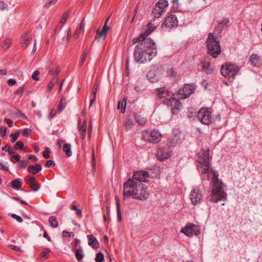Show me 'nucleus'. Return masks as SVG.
I'll use <instances>...</instances> for the list:
<instances>
[{
  "label": "nucleus",
  "mask_w": 262,
  "mask_h": 262,
  "mask_svg": "<svg viewBox=\"0 0 262 262\" xmlns=\"http://www.w3.org/2000/svg\"><path fill=\"white\" fill-rule=\"evenodd\" d=\"M157 54L155 42L151 39H144L136 46L134 57L137 62L144 63L147 61H150Z\"/></svg>",
  "instance_id": "1"
},
{
  "label": "nucleus",
  "mask_w": 262,
  "mask_h": 262,
  "mask_svg": "<svg viewBox=\"0 0 262 262\" xmlns=\"http://www.w3.org/2000/svg\"><path fill=\"white\" fill-rule=\"evenodd\" d=\"M123 198L128 199L132 197L138 200H146L149 196L146 186L140 182L136 181L131 178L128 179L123 184Z\"/></svg>",
  "instance_id": "2"
},
{
  "label": "nucleus",
  "mask_w": 262,
  "mask_h": 262,
  "mask_svg": "<svg viewBox=\"0 0 262 262\" xmlns=\"http://www.w3.org/2000/svg\"><path fill=\"white\" fill-rule=\"evenodd\" d=\"M227 194L223 191V183L218 179H213V187L211 194L208 196V200L213 203L226 201Z\"/></svg>",
  "instance_id": "3"
},
{
  "label": "nucleus",
  "mask_w": 262,
  "mask_h": 262,
  "mask_svg": "<svg viewBox=\"0 0 262 262\" xmlns=\"http://www.w3.org/2000/svg\"><path fill=\"white\" fill-rule=\"evenodd\" d=\"M206 43L207 53L213 58L217 57L221 52V47L218 38L213 35V33H210Z\"/></svg>",
  "instance_id": "4"
},
{
  "label": "nucleus",
  "mask_w": 262,
  "mask_h": 262,
  "mask_svg": "<svg viewBox=\"0 0 262 262\" xmlns=\"http://www.w3.org/2000/svg\"><path fill=\"white\" fill-rule=\"evenodd\" d=\"M196 161L200 164L201 167L202 173L205 174L210 172L211 158L208 149H201L198 153Z\"/></svg>",
  "instance_id": "5"
},
{
  "label": "nucleus",
  "mask_w": 262,
  "mask_h": 262,
  "mask_svg": "<svg viewBox=\"0 0 262 262\" xmlns=\"http://www.w3.org/2000/svg\"><path fill=\"white\" fill-rule=\"evenodd\" d=\"M239 71V68L235 64L229 62L224 63L221 68V73L225 78H234Z\"/></svg>",
  "instance_id": "6"
},
{
  "label": "nucleus",
  "mask_w": 262,
  "mask_h": 262,
  "mask_svg": "<svg viewBox=\"0 0 262 262\" xmlns=\"http://www.w3.org/2000/svg\"><path fill=\"white\" fill-rule=\"evenodd\" d=\"M197 117L202 124L208 125L212 123L211 112L209 108L203 107L200 109Z\"/></svg>",
  "instance_id": "7"
},
{
  "label": "nucleus",
  "mask_w": 262,
  "mask_h": 262,
  "mask_svg": "<svg viewBox=\"0 0 262 262\" xmlns=\"http://www.w3.org/2000/svg\"><path fill=\"white\" fill-rule=\"evenodd\" d=\"M143 134V136L147 142L153 144L159 143L162 138L161 133L157 129H152L149 133L146 131Z\"/></svg>",
  "instance_id": "8"
},
{
  "label": "nucleus",
  "mask_w": 262,
  "mask_h": 262,
  "mask_svg": "<svg viewBox=\"0 0 262 262\" xmlns=\"http://www.w3.org/2000/svg\"><path fill=\"white\" fill-rule=\"evenodd\" d=\"M178 25V20L175 14H172L167 16L162 24V27L165 31H170L172 28Z\"/></svg>",
  "instance_id": "9"
},
{
  "label": "nucleus",
  "mask_w": 262,
  "mask_h": 262,
  "mask_svg": "<svg viewBox=\"0 0 262 262\" xmlns=\"http://www.w3.org/2000/svg\"><path fill=\"white\" fill-rule=\"evenodd\" d=\"M181 232L189 237L193 235H198L201 233L199 226L192 223H188L185 227L181 229Z\"/></svg>",
  "instance_id": "10"
},
{
  "label": "nucleus",
  "mask_w": 262,
  "mask_h": 262,
  "mask_svg": "<svg viewBox=\"0 0 262 262\" xmlns=\"http://www.w3.org/2000/svg\"><path fill=\"white\" fill-rule=\"evenodd\" d=\"M172 154V151L170 146L167 145L165 146L159 147L158 149L157 154V159L161 161H163L169 159Z\"/></svg>",
  "instance_id": "11"
},
{
  "label": "nucleus",
  "mask_w": 262,
  "mask_h": 262,
  "mask_svg": "<svg viewBox=\"0 0 262 262\" xmlns=\"http://www.w3.org/2000/svg\"><path fill=\"white\" fill-rule=\"evenodd\" d=\"M194 90L195 86L193 84L191 85L189 84H185L183 88L180 89L178 91V95L181 96L179 97V98L180 99H185L189 97Z\"/></svg>",
  "instance_id": "12"
},
{
  "label": "nucleus",
  "mask_w": 262,
  "mask_h": 262,
  "mask_svg": "<svg viewBox=\"0 0 262 262\" xmlns=\"http://www.w3.org/2000/svg\"><path fill=\"white\" fill-rule=\"evenodd\" d=\"M190 197L193 205H196L201 203L202 200L203 194L199 188H195L191 190Z\"/></svg>",
  "instance_id": "13"
},
{
  "label": "nucleus",
  "mask_w": 262,
  "mask_h": 262,
  "mask_svg": "<svg viewBox=\"0 0 262 262\" xmlns=\"http://www.w3.org/2000/svg\"><path fill=\"white\" fill-rule=\"evenodd\" d=\"M181 136L180 132L178 130H174L171 136L168 138L169 146L174 147L180 144L182 141Z\"/></svg>",
  "instance_id": "14"
},
{
  "label": "nucleus",
  "mask_w": 262,
  "mask_h": 262,
  "mask_svg": "<svg viewBox=\"0 0 262 262\" xmlns=\"http://www.w3.org/2000/svg\"><path fill=\"white\" fill-rule=\"evenodd\" d=\"M149 177V173L146 171L142 170L135 171L134 172L133 177L131 178V180H136V181L142 183L143 182H146L147 181V179Z\"/></svg>",
  "instance_id": "15"
},
{
  "label": "nucleus",
  "mask_w": 262,
  "mask_h": 262,
  "mask_svg": "<svg viewBox=\"0 0 262 262\" xmlns=\"http://www.w3.org/2000/svg\"><path fill=\"white\" fill-rule=\"evenodd\" d=\"M109 19V17L106 20L104 26L101 30L99 29H97L96 30L97 33L98 34V36L96 37V38L98 40L102 39L103 40L105 39L106 37V34L108 30L110 29V28L106 26V24Z\"/></svg>",
  "instance_id": "16"
},
{
  "label": "nucleus",
  "mask_w": 262,
  "mask_h": 262,
  "mask_svg": "<svg viewBox=\"0 0 262 262\" xmlns=\"http://www.w3.org/2000/svg\"><path fill=\"white\" fill-rule=\"evenodd\" d=\"M152 32L151 31L148 30L147 28L145 30L144 32L142 33L139 37L137 38H135L133 40V43L136 44L138 42L143 41L144 39H151L150 38H148L147 36H148Z\"/></svg>",
  "instance_id": "17"
},
{
  "label": "nucleus",
  "mask_w": 262,
  "mask_h": 262,
  "mask_svg": "<svg viewBox=\"0 0 262 262\" xmlns=\"http://www.w3.org/2000/svg\"><path fill=\"white\" fill-rule=\"evenodd\" d=\"M156 93L159 98H164L169 95V92L166 87L157 88Z\"/></svg>",
  "instance_id": "18"
},
{
  "label": "nucleus",
  "mask_w": 262,
  "mask_h": 262,
  "mask_svg": "<svg viewBox=\"0 0 262 262\" xmlns=\"http://www.w3.org/2000/svg\"><path fill=\"white\" fill-rule=\"evenodd\" d=\"M88 244L94 249H98L99 244L94 235L90 234L88 235Z\"/></svg>",
  "instance_id": "19"
},
{
  "label": "nucleus",
  "mask_w": 262,
  "mask_h": 262,
  "mask_svg": "<svg viewBox=\"0 0 262 262\" xmlns=\"http://www.w3.org/2000/svg\"><path fill=\"white\" fill-rule=\"evenodd\" d=\"M41 165L38 163H36L34 165L29 166L28 167V170L30 173L35 174L41 171Z\"/></svg>",
  "instance_id": "20"
},
{
  "label": "nucleus",
  "mask_w": 262,
  "mask_h": 262,
  "mask_svg": "<svg viewBox=\"0 0 262 262\" xmlns=\"http://www.w3.org/2000/svg\"><path fill=\"white\" fill-rule=\"evenodd\" d=\"M84 19H83L80 24V26L79 27H77L73 34V37L75 38V39H77L79 36V35L80 34V33L81 32H84V26H85V24H84Z\"/></svg>",
  "instance_id": "21"
},
{
  "label": "nucleus",
  "mask_w": 262,
  "mask_h": 262,
  "mask_svg": "<svg viewBox=\"0 0 262 262\" xmlns=\"http://www.w3.org/2000/svg\"><path fill=\"white\" fill-rule=\"evenodd\" d=\"M31 39L32 37H30V35L28 33H26L24 35H23L21 38L22 47L23 48H26Z\"/></svg>",
  "instance_id": "22"
},
{
  "label": "nucleus",
  "mask_w": 262,
  "mask_h": 262,
  "mask_svg": "<svg viewBox=\"0 0 262 262\" xmlns=\"http://www.w3.org/2000/svg\"><path fill=\"white\" fill-rule=\"evenodd\" d=\"M203 70L207 74H211L213 73V69L211 68L209 62L206 61H202Z\"/></svg>",
  "instance_id": "23"
},
{
  "label": "nucleus",
  "mask_w": 262,
  "mask_h": 262,
  "mask_svg": "<svg viewBox=\"0 0 262 262\" xmlns=\"http://www.w3.org/2000/svg\"><path fill=\"white\" fill-rule=\"evenodd\" d=\"M164 12L155 6L152 10L151 15L154 18H159Z\"/></svg>",
  "instance_id": "24"
},
{
  "label": "nucleus",
  "mask_w": 262,
  "mask_h": 262,
  "mask_svg": "<svg viewBox=\"0 0 262 262\" xmlns=\"http://www.w3.org/2000/svg\"><path fill=\"white\" fill-rule=\"evenodd\" d=\"M126 101L127 97H124L122 101L118 102L117 108L118 109H120V112L122 114L124 113L125 111Z\"/></svg>",
  "instance_id": "25"
},
{
  "label": "nucleus",
  "mask_w": 262,
  "mask_h": 262,
  "mask_svg": "<svg viewBox=\"0 0 262 262\" xmlns=\"http://www.w3.org/2000/svg\"><path fill=\"white\" fill-rule=\"evenodd\" d=\"M11 187L15 190L20 189L22 183L19 179H16L11 182Z\"/></svg>",
  "instance_id": "26"
},
{
  "label": "nucleus",
  "mask_w": 262,
  "mask_h": 262,
  "mask_svg": "<svg viewBox=\"0 0 262 262\" xmlns=\"http://www.w3.org/2000/svg\"><path fill=\"white\" fill-rule=\"evenodd\" d=\"M259 57L256 54H252L249 58V62L253 66H257L259 62Z\"/></svg>",
  "instance_id": "27"
},
{
  "label": "nucleus",
  "mask_w": 262,
  "mask_h": 262,
  "mask_svg": "<svg viewBox=\"0 0 262 262\" xmlns=\"http://www.w3.org/2000/svg\"><path fill=\"white\" fill-rule=\"evenodd\" d=\"M75 256L76 259L80 261L84 257V253L82 248L80 247L79 248L77 249L75 251Z\"/></svg>",
  "instance_id": "28"
},
{
  "label": "nucleus",
  "mask_w": 262,
  "mask_h": 262,
  "mask_svg": "<svg viewBox=\"0 0 262 262\" xmlns=\"http://www.w3.org/2000/svg\"><path fill=\"white\" fill-rule=\"evenodd\" d=\"M146 76L148 80L152 83L156 82L159 80L158 76L155 75L151 71H149L147 73Z\"/></svg>",
  "instance_id": "29"
},
{
  "label": "nucleus",
  "mask_w": 262,
  "mask_h": 262,
  "mask_svg": "<svg viewBox=\"0 0 262 262\" xmlns=\"http://www.w3.org/2000/svg\"><path fill=\"white\" fill-rule=\"evenodd\" d=\"M67 105L66 99L64 97L61 98L60 101H59L57 111L59 113H61L62 110L66 107Z\"/></svg>",
  "instance_id": "30"
},
{
  "label": "nucleus",
  "mask_w": 262,
  "mask_h": 262,
  "mask_svg": "<svg viewBox=\"0 0 262 262\" xmlns=\"http://www.w3.org/2000/svg\"><path fill=\"white\" fill-rule=\"evenodd\" d=\"M134 116L136 121L140 125H143L145 124L146 122V118L141 117V115L137 113H135Z\"/></svg>",
  "instance_id": "31"
},
{
  "label": "nucleus",
  "mask_w": 262,
  "mask_h": 262,
  "mask_svg": "<svg viewBox=\"0 0 262 262\" xmlns=\"http://www.w3.org/2000/svg\"><path fill=\"white\" fill-rule=\"evenodd\" d=\"M98 88V83L95 82L93 85L92 92V95H93V98L92 99H91V100L90 106H91L93 105V103L95 101L96 95V93H97Z\"/></svg>",
  "instance_id": "32"
},
{
  "label": "nucleus",
  "mask_w": 262,
  "mask_h": 262,
  "mask_svg": "<svg viewBox=\"0 0 262 262\" xmlns=\"http://www.w3.org/2000/svg\"><path fill=\"white\" fill-rule=\"evenodd\" d=\"M168 3L167 0H159L156 5L157 7L162 9L164 12H165V8L168 6Z\"/></svg>",
  "instance_id": "33"
},
{
  "label": "nucleus",
  "mask_w": 262,
  "mask_h": 262,
  "mask_svg": "<svg viewBox=\"0 0 262 262\" xmlns=\"http://www.w3.org/2000/svg\"><path fill=\"white\" fill-rule=\"evenodd\" d=\"M49 222L52 228H55L58 226L57 218L55 216H51L49 219Z\"/></svg>",
  "instance_id": "34"
},
{
  "label": "nucleus",
  "mask_w": 262,
  "mask_h": 262,
  "mask_svg": "<svg viewBox=\"0 0 262 262\" xmlns=\"http://www.w3.org/2000/svg\"><path fill=\"white\" fill-rule=\"evenodd\" d=\"M71 146L70 144L65 143L63 145L62 149L63 151L65 152L66 155L68 157H71L72 156V151L71 150Z\"/></svg>",
  "instance_id": "35"
},
{
  "label": "nucleus",
  "mask_w": 262,
  "mask_h": 262,
  "mask_svg": "<svg viewBox=\"0 0 262 262\" xmlns=\"http://www.w3.org/2000/svg\"><path fill=\"white\" fill-rule=\"evenodd\" d=\"M163 102L164 104L167 106H173V102L179 103V101L174 98H170L169 99H165Z\"/></svg>",
  "instance_id": "36"
},
{
  "label": "nucleus",
  "mask_w": 262,
  "mask_h": 262,
  "mask_svg": "<svg viewBox=\"0 0 262 262\" xmlns=\"http://www.w3.org/2000/svg\"><path fill=\"white\" fill-rule=\"evenodd\" d=\"M77 127L79 131H86V121L84 120L82 124H81V119H79L78 121Z\"/></svg>",
  "instance_id": "37"
},
{
  "label": "nucleus",
  "mask_w": 262,
  "mask_h": 262,
  "mask_svg": "<svg viewBox=\"0 0 262 262\" xmlns=\"http://www.w3.org/2000/svg\"><path fill=\"white\" fill-rule=\"evenodd\" d=\"M125 128L126 130H130L133 126V121L129 118H126L125 120V123L124 124Z\"/></svg>",
  "instance_id": "38"
},
{
  "label": "nucleus",
  "mask_w": 262,
  "mask_h": 262,
  "mask_svg": "<svg viewBox=\"0 0 262 262\" xmlns=\"http://www.w3.org/2000/svg\"><path fill=\"white\" fill-rule=\"evenodd\" d=\"M25 182L29 186L33 184V183L36 182V179L34 177H32L30 175L27 176L25 179Z\"/></svg>",
  "instance_id": "39"
},
{
  "label": "nucleus",
  "mask_w": 262,
  "mask_h": 262,
  "mask_svg": "<svg viewBox=\"0 0 262 262\" xmlns=\"http://www.w3.org/2000/svg\"><path fill=\"white\" fill-rule=\"evenodd\" d=\"M89 52V48L87 47L84 52L83 53L82 55V57H81V59L79 62V66H81L84 62V60H85L86 58V56H87V54Z\"/></svg>",
  "instance_id": "40"
},
{
  "label": "nucleus",
  "mask_w": 262,
  "mask_h": 262,
  "mask_svg": "<svg viewBox=\"0 0 262 262\" xmlns=\"http://www.w3.org/2000/svg\"><path fill=\"white\" fill-rule=\"evenodd\" d=\"M12 43L11 39L9 38H6L4 41L2 47L4 49L7 50L10 46Z\"/></svg>",
  "instance_id": "41"
},
{
  "label": "nucleus",
  "mask_w": 262,
  "mask_h": 262,
  "mask_svg": "<svg viewBox=\"0 0 262 262\" xmlns=\"http://www.w3.org/2000/svg\"><path fill=\"white\" fill-rule=\"evenodd\" d=\"M110 208L108 206H106V213L103 214V220L105 222L110 221Z\"/></svg>",
  "instance_id": "42"
},
{
  "label": "nucleus",
  "mask_w": 262,
  "mask_h": 262,
  "mask_svg": "<svg viewBox=\"0 0 262 262\" xmlns=\"http://www.w3.org/2000/svg\"><path fill=\"white\" fill-rule=\"evenodd\" d=\"M24 143L19 140L16 142L14 145V149L16 150H22L24 147Z\"/></svg>",
  "instance_id": "43"
},
{
  "label": "nucleus",
  "mask_w": 262,
  "mask_h": 262,
  "mask_svg": "<svg viewBox=\"0 0 262 262\" xmlns=\"http://www.w3.org/2000/svg\"><path fill=\"white\" fill-rule=\"evenodd\" d=\"M117 214L118 221L119 222H121L122 217H121V210H120V203H119L118 201H117Z\"/></svg>",
  "instance_id": "44"
},
{
  "label": "nucleus",
  "mask_w": 262,
  "mask_h": 262,
  "mask_svg": "<svg viewBox=\"0 0 262 262\" xmlns=\"http://www.w3.org/2000/svg\"><path fill=\"white\" fill-rule=\"evenodd\" d=\"M50 252V249L46 248L45 249V251L40 253V256L43 258L45 259H46L48 258V256L47 255Z\"/></svg>",
  "instance_id": "45"
},
{
  "label": "nucleus",
  "mask_w": 262,
  "mask_h": 262,
  "mask_svg": "<svg viewBox=\"0 0 262 262\" xmlns=\"http://www.w3.org/2000/svg\"><path fill=\"white\" fill-rule=\"evenodd\" d=\"M96 262H102L104 260V255L102 253L99 252L96 254Z\"/></svg>",
  "instance_id": "46"
},
{
  "label": "nucleus",
  "mask_w": 262,
  "mask_h": 262,
  "mask_svg": "<svg viewBox=\"0 0 262 262\" xmlns=\"http://www.w3.org/2000/svg\"><path fill=\"white\" fill-rule=\"evenodd\" d=\"M69 12L68 11H66L65 13H64L61 17L60 20V23L62 24H64L66 22L67 19L69 16Z\"/></svg>",
  "instance_id": "47"
},
{
  "label": "nucleus",
  "mask_w": 262,
  "mask_h": 262,
  "mask_svg": "<svg viewBox=\"0 0 262 262\" xmlns=\"http://www.w3.org/2000/svg\"><path fill=\"white\" fill-rule=\"evenodd\" d=\"M71 209L73 210H75L76 214L78 216L81 217V216H82V211L80 209H78L76 205H72L71 206Z\"/></svg>",
  "instance_id": "48"
},
{
  "label": "nucleus",
  "mask_w": 262,
  "mask_h": 262,
  "mask_svg": "<svg viewBox=\"0 0 262 262\" xmlns=\"http://www.w3.org/2000/svg\"><path fill=\"white\" fill-rule=\"evenodd\" d=\"M50 148L46 147L45 150L42 152V156L45 159H49L50 158Z\"/></svg>",
  "instance_id": "49"
},
{
  "label": "nucleus",
  "mask_w": 262,
  "mask_h": 262,
  "mask_svg": "<svg viewBox=\"0 0 262 262\" xmlns=\"http://www.w3.org/2000/svg\"><path fill=\"white\" fill-rule=\"evenodd\" d=\"M29 163L28 160H21L19 162L18 164V168L19 169L25 168Z\"/></svg>",
  "instance_id": "50"
},
{
  "label": "nucleus",
  "mask_w": 262,
  "mask_h": 262,
  "mask_svg": "<svg viewBox=\"0 0 262 262\" xmlns=\"http://www.w3.org/2000/svg\"><path fill=\"white\" fill-rule=\"evenodd\" d=\"M20 159V156L19 154H16L12 156L10 158V160L13 163H16L19 161Z\"/></svg>",
  "instance_id": "51"
},
{
  "label": "nucleus",
  "mask_w": 262,
  "mask_h": 262,
  "mask_svg": "<svg viewBox=\"0 0 262 262\" xmlns=\"http://www.w3.org/2000/svg\"><path fill=\"white\" fill-rule=\"evenodd\" d=\"M168 75L172 78H175L177 76V73L174 71L173 68H171L169 70V71L168 72Z\"/></svg>",
  "instance_id": "52"
},
{
  "label": "nucleus",
  "mask_w": 262,
  "mask_h": 262,
  "mask_svg": "<svg viewBox=\"0 0 262 262\" xmlns=\"http://www.w3.org/2000/svg\"><path fill=\"white\" fill-rule=\"evenodd\" d=\"M25 90V87L24 85L19 87L17 90L15 92V94L17 95H21Z\"/></svg>",
  "instance_id": "53"
},
{
  "label": "nucleus",
  "mask_w": 262,
  "mask_h": 262,
  "mask_svg": "<svg viewBox=\"0 0 262 262\" xmlns=\"http://www.w3.org/2000/svg\"><path fill=\"white\" fill-rule=\"evenodd\" d=\"M30 187L33 191H36L39 189L40 185L34 183L33 184L31 185Z\"/></svg>",
  "instance_id": "54"
},
{
  "label": "nucleus",
  "mask_w": 262,
  "mask_h": 262,
  "mask_svg": "<svg viewBox=\"0 0 262 262\" xmlns=\"http://www.w3.org/2000/svg\"><path fill=\"white\" fill-rule=\"evenodd\" d=\"M62 236L63 237H66L68 235L69 237H74V233L73 232H68V231H65V230L62 231Z\"/></svg>",
  "instance_id": "55"
},
{
  "label": "nucleus",
  "mask_w": 262,
  "mask_h": 262,
  "mask_svg": "<svg viewBox=\"0 0 262 262\" xmlns=\"http://www.w3.org/2000/svg\"><path fill=\"white\" fill-rule=\"evenodd\" d=\"M10 136L12 137L11 140V142L12 143H14L19 136V133L18 132H16L14 134H11Z\"/></svg>",
  "instance_id": "56"
},
{
  "label": "nucleus",
  "mask_w": 262,
  "mask_h": 262,
  "mask_svg": "<svg viewBox=\"0 0 262 262\" xmlns=\"http://www.w3.org/2000/svg\"><path fill=\"white\" fill-rule=\"evenodd\" d=\"M58 0H47L46 2L45 7L46 8L49 7L50 5H54Z\"/></svg>",
  "instance_id": "57"
},
{
  "label": "nucleus",
  "mask_w": 262,
  "mask_h": 262,
  "mask_svg": "<svg viewBox=\"0 0 262 262\" xmlns=\"http://www.w3.org/2000/svg\"><path fill=\"white\" fill-rule=\"evenodd\" d=\"M7 9L8 5L4 1H0V10L4 11Z\"/></svg>",
  "instance_id": "58"
},
{
  "label": "nucleus",
  "mask_w": 262,
  "mask_h": 262,
  "mask_svg": "<svg viewBox=\"0 0 262 262\" xmlns=\"http://www.w3.org/2000/svg\"><path fill=\"white\" fill-rule=\"evenodd\" d=\"M223 25H222V24H220V23H218L217 26L215 27V31L217 33H220L221 31H222L223 28Z\"/></svg>",
  "instance_id": "59"
},
{
  "label": "nucleus",
  "mask_w": 262,
  "mask_h": 262,
  "mask_svg": "<svg viewBox=\"0 0 262 262\" xmlns=\"http://www.w3.org/2000/svg\"><path fill=\"white\" fill-rule=\"evenodd\" d=\"M7 128L6 126H2L1 128L0 134L2 137H4L6 136Z\"/></svg>",
  "instance_id": "60"
},
{
  "label": "nucleus",
  "mask_w": 262,
  "mask_h": 262,
  "mask_svg": "<svg viewBox=\"0 0 262 262\" xmlns=\"http://www.w3.org/2000/svg\"><path fill=\"white\" fill-rule=\"evenodd\" d=\"M11 216L12 218L15 219L18 222L21 223L23 221V219L20 216L16 214H12Z\"/></svg>",
  "instance_id": "61"
},
{
  "label": "nucleus",
  "mask_w": 262,
  "mask_h": 262,
  "mask_svg": "<svg viewBox=\"0 0 262 262\" xmlns=\"http://www.w3.org/2000/svg\"><path fill=\"white\" fill-rule=\"evenodd\" d=\"M39 73H40L38 71H34L32 74V78L36 81H38L39 79L38 77V76L39 75Z\"/></svg>",
  "instance_id": "62"
},
{
  "label": "nucleus",
  "mask_w": 262,
  "mask_h": 262,
  "mask_svg": "<svg viewBox=\"0 0 262 262\" xmlns=\"http://www.w3.org/2000/svg\"><path fill=\"white\" fill-rule=\"evenodd\" d=\"M55 165L54 162L53 160H49L46 163V166L47 167H53Z\"/></svg>",
  "instance_id": "63"
},
{
  "label": "nucleus",
  "mask_w": 262,
  "mask_h": 262,
  "mask_svg": "<svg viewBox=\"0 0 262 262\" xmlns=\"http://www.w3.org/2000/svg\"><path fill=\"white\" fill-rule=\"evenodd\" d=\"M31 132V129L29 128H25L23 132V136L24 137H28Z\"/></svg>",
  "instance_id": "64"
}]
</instances>
